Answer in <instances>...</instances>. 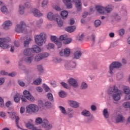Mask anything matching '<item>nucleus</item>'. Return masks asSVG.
Masks as SVG:
<instances>
[{
    "label": "nucleus",
    "instance_id": "a211bd4d",
    "mask_svg": "<svg viewBox=\"0 0 130 130\" xmlns=\"http://www.w3.org/2000/svg\"><path fill=\"white\" fill-rule=\"evenodd\" d=\"M32 53H34L32 48L25 49L23 51V54H24V55H26L27 56L31 55V54H32Z\"/></svg>",
    "mask_w": 130,
    "mask_h": 130
},
{
    "label": "nucleus",
    "instance_id": "3c124183",
    "mask_svg": "<svg viewBox=\"0 0 130 130\" xmlns=\"http://www.w3.org/2000/svg\"><path fill=\"white\" fill-rule=\"evenodd\" d=\"M58 39H59L55 36H51L50 37L51 41H52V42H54V43L57 41Z\"/></svg>",
    "mask_w": 130,
    "mask_h": 130
},
{
    "label": "nucleus",
    "instance_id": "f257e3e1",
    "mask_svg": "<svg viewBox=\"0 0 130 130\" xmlns=\"http://www.w3.org/2000/svg\"><path fill=\"white\" fill-rule=\"evenodd\" d=\"M47 18L50 21H56L59 27H62L63 22L60 16L58 14H54L52 12H49L47 14Z\"/></svg>",
    "mask_w": 130,
    "mask_h": 130
},
{
    "label": "nucleus",
    "instance_id": "774afa93",
    "mask_svg": "<svg viewBox=\"0 0 130 130\" xmlns=\"http://www.w3.org/2000/svg\"><path fill=\"white\" fill-rule=\"evenodd\" d=\"M16 75H17L16 72H12L11 73H8V76H9V77H12V78H14V77H15V76H16Z\"/></svg>",
    "mask_w": 130,
    "mask_h": 130
},
{
    "label": "nucleus",
    "instance_id": "39448f33",
    "mask_svg": "<svg viewBox=\"0 0 130 130\" xmlns=\"http://www.w3.org/2000/svg\"><path fill=\"white\" fill-rule=\"evenodd\" d=\"M15 31L17 32V33H23L24 34H26V33H27V29H26L25 22L21 21L20 24L17 25Z\"/></svg>",
    "mask_w": 130,
    "mask_h": 130
},
{
    "label": "nucleus",
    "instance_id": "e2e57ef3",
    "mask_svg": "<svg viewBox=\"0 0 130 130\" xmlns=\"http://www.w3.org/2000/svg\"><path fill=\"white\" fill-rule=\"evenodd\" d=\"M48 4V0H44L42 3V6L45 7Z\"/></svg>",
    "mask_w": 130,
    "mask_h": 130
},
{
    "label": "nucleus",
    "instance_id": "f704fd0d",
    "mask_svg": "<svg viewBox=\"0 0 130 130\" xmlns=\"http://www.w3.org/2000/svg\"><path fill=\"white\" fill-rule=\"evenodd\" d=\"M58 95L60 98H65V97H67V93L63 90L60 91Z\"/></svg>",
    "mask_w": 130,
    "mask_h": 130
},
{
    "label": "nucleus",
    "instance_id": "0e129e2a",
    "mask_svg": "<svg viewBox=\"0 0 130 130\" xmlns=\"http://www.w3.org/2000/svg\"><path fill=\"white\" fill-rule=\"evenodd\" d=\"M66 38H67V37H66V36L64 35H61L59 37V38L58 39L59 40H60V41H64V40H66Z\"/></svg>",
    "mask_w": 130,
    "mask_h": 130
},
{
    "label": "nucleus",
    "instance_id": "680f3d73",
    "mask_svg": "<svg viewBox=\"0 0 130 130\" xmlns=\"http://www.w3.org/2000/svg\"><path fill=\"white\" fill-rule=\"evenodd\" d=\"M5 106V104H4V99L0 96V107L3 108Z\"/></svg>",
    "mask_w": 130,
    "mask_h": 130
},
{
    "label": "nucleus",
    "instance_id": "473e14b6",
    "mask_svg": "<svg viewBox=\"0 0 130 130\" xmlns=\"http://www.w3.org/2000/svg\"><path fill=\"white\" fill-rule=\"evenodd\" d=\"M47 97L49 101H51V102H53L54 101V100L53 99V95H52V93L51 92H49L47 94Z\"/></svg>",
    "mask_w": 130,
    "mask_h": 130
},
{
    "label": "nucleus",
    "instance_id": "5701e85b",
    "mask_svg": "<svg viewBox=\"0 0 130 130\" xmlns=\"http://www.w3.org/2000/svg\"><path fill=\"white\" fill-rule=\"evenodd\" d=\"M129 89L128 88H124V93L126 94L125 96V100H130V92Z\"/></svg>",
    "mask_w": 130,
    "mask_h": 130
},
{
    "label": "nucleus",
    "instance_id": "7c9ffc66",
    "mask_svg": "<svg viewBox=\"0 0 130 130\" xmlns=\"http://www.w3.org/2000/svg\"><path fill=\"white\" fill-rule=\"evenodd\" d=\"M20 96L21 95H20V93H16L14 97V102H16V103H19V102H20Z\"/></svg>",
    "mask_w": 130,
    "mask_h": 130
},
{
    "label": "nucleus",
    "instance_id": "aec40b11",
    "mask_svg": "<svg viewBox=\"0 0 130 130\" xmlns=\"http://www.w3.org/2000/svg\"><path fill=\"white\" fill-rule=\"evenodd\" d=\"M120 94H121V91L112 94V98L114 99V101L120 100Z\"/></svg>",
    "mask_w": 130,
    "mask_h": 130
},
{
    "label": "nucleus",
    "instance_id": "4be33fe9",
    "mask_svg": "<svg viewBox=\"0 0 130 130\" xmlns=\"http://www.w3.org/2000/svg\"><path fill=\"white\" fill-rule=\"evenodd\" d=\"M123 120H124V117H123V116L121 115L120 114H119L115 118L116 123L121 122V121H123Z\"/></svg>",
    "mask_w": 130,
    "mask_h": 130
},
{
    "label": "nucleus",
    "instance_id": "a18cd8bd",
    "mask_svg": "<svg viewBox=\"0 0 130 130\" xmlns=\"http://www.w3.org/2000/svg\"><path fill=\"white\" fill-rule=\"evenodd\" d=\"M55 44L57 45L58 48H60L62 45V43H61V41L59 40V39L57 40L55 42Z\"/></svg>",
    "mask_w": 130,
    "mask_h": 130
},
{
    "label": "nucleus",
    "instance_id": "1a4fd4ad",
    "mask_svg": "<svg viewBox=\"0 0 130 130\" xmlns=\"http://www.w3.org/2000/svg\"><path fill=\"white\" fill-rule=\"evenodd\" d=\"M119 92H121V91L119 90L116 86L114 85L113 87L109 88L108 91V93L109 95H113V94H116V93H118Z\"/></svg>",
    "mask_w": 130,
    "mask_h": 130
},
{
    "label": "nucleus",
    "instance_id": "13d9d810",
    "mask_svg": "<svg viewBox=\"0 0 130 130\" xmlns=\"http://www.w3.org/2000/svg\"><path fill=\"white\" fill-rule=\"evenodd\" d=\"M42 118L41 117H38L36 119V123H38L39 124H41L43 122Z\"/></svg>",
    "mask_w": 130,
    "mask_h": 130
},
{
    "label": "nucleus",
    "instance_id": "a878e982",
    "mask_svg": "<svg viewBox=\"0 0 130 130\" xmlns=\"http://www.w3.org/2000/svg\"><path fill=\"white\" fill-rule=\"evenodd\" d=\"M23 96H27L28 97H29V98H32V100L35 101V98H34V96H32V94H31V93H30V91L25 90L23 92Z\"/></svg>",
    "mask_w": 130,
    "mask_h": 130
},
{
    "label": "nucleus",
    "instance_id": "052dcab7",
    "mask_svg": "<svg viewBox=\"0 0 130 130\" xmlns=\"http://www.w3.org/2000/svg\"><path fill=\"white\" fill-rule=\"evenodd\" d=\"M17 82L18 85H19V86H21V87H24L25 86V83L21 81L20 80H18Z\"/></svg>",
    "mask_w": 130,
    "mask_h": 130
},
{
    "label": "nucleus",
    "instance_id": "bb28decb",
    "mask_svg": "<svg viewBox=\"0 0 130 130\" xmlns=\"http://www.w3.org/2000/svg\"><path fill=\"white\" fill-rule=\"evenodd\" d=\"M25 39L24 46V47H29V44H30V42H31L32 39H30V37H25Z\"/></svg>",
    "mask_w": 130,
    "mask_h": 130
},
{
    "label": "nucleus",
    "instance_id": "cd10ccee",
    "mask_svg": "<svg viewBox=\"0 0 130 130\" xmlns=\"http://www.w3.org/2000/svg\"><path fill=\"white\" fill-rule=\"evenodd\" d=\"M114 7L112 5H108L105 7V10L107 13V14H109V13H111L112 11H113Z\"/></svg>",
    "mask_w": 130,
    "mask_h": 130
},
{
    "label": "nucleus",
    "instance_id": "ea45409f",
    "mask_svg": "<svg viewBox=\"0 0 130 130\" xmlns=\"http://www.w3.org/2000/svg\"><path fill=\"white\" fill-rule=\"evenodd\" d=\"M43 88H44L45 92H51V90H50V88L45 83L43 84Z\"/></svg>",
    "mask_w": 130,
    "mask_h": 130
},
{
    "label": "nucleus",
    "instance_id": "6e6d98bb",
    "mask_svg": "<svg viewBox=\"0 0 130 130\" xmlns=\"http://www.w3.org/2000/svg\"><path fill=\"white\" fill-rule=\"evenodd\" d=\"M71 42H72L71 38L67 39L66 38L65 40L63 41L64 44H70Z\"/></svg>",
    "mask_w": 130,
    "mask_h": 130
},
{
    "label": "nucleus",
    "instance_id": "79ce46f5",
    "mask_svg": "<svg viewBox=\"0 0 130 130\" xmlns=\"http://www.w3.org/2000/svg\"><path fill=\"white\" fill-rule=\"evenodd\" d=\"M94 120V116L91 115L89 116V117L87 118V120L86 121V123H90V122H92Z\"/></svg>",
    "mask_w": 130,
    "mask_h": 130
},
{
    "label": "nucleus",
    "instance_id": "6e6552de",
    "mask_svg": "<svg viewBox=\"0 0 130 130\" xmlns=\"http://www.w3.org/2000/svg\"><path fill=\"white\" fill-rule=\"evenodd\" d=\"M49 54L48 53H42L37 55L35 57V61H40L43 58L48 57Z\"/></svg>",
    "mask_w": 130,
    "mask_h": 130
},
{
    "label": "nucleus",
    "instance_id": "09e8293b",
    "mask_svg": "<svg viewBox=\"0 0 130 130\" xmlns=\"http://www.w3.org/2000/svg\"><path fill=\"white\" fill-rule=\"evenodd\" d=\"M59 108L61 112V113H62L63 114H64L65 115H67V111H66V109L64 108V107L60 106H59Z\"/></svg>",
    "mask_w": 130,
    "mask_h": 130
},
{
    "label": "nucleus",
    "instance_id": "c9c22d12",
    "mask_svg": "<svg viewBox=\"0 0 130 130\" xmlns=\"http://www.w3.org/2000/svg\"><path fill=\"white\" fill-rule=\"evenodd\" d=\"M38 105L40 109L41 110H43L44 109V106H45V105L43 103V102L42 101H38Z\"/></svg>",
    "mask_w": 130,
    "mask_h": 130
},
{
    "label": "nucleus",
    "instance_id": "69168bd1",
    "mask_svg": "<svg viewBox=\"0 0 130 130\" xmlns=\"http://www.w3.org/2000/svg\"><path fill=\"white\" fill-rule=\"evenodd\" d=\"M90 108L92 111H96L97 110V107L94 105H91Z\"/></svg>",
    "mask_w": 130,
    "mask_h": 130
},
{
    "label": "nucleus",
    "instance_id": "c03bdc74",
    "mask_svg": "<svg viewBox=\"0 0 130 130\" xmlns=\"http://www.w3.org/2000/svg\"><path fill=\"white\" fill-rule=\"evenodd\" d=\"M94 24V26L95 27V28H97V27H99V26H100V25H101V21H100V20H99V19H97V20H95Z\"/></svg>",
    "mask_w": 130,
    "mask_h": 130
},
{
    "label": "nucleus",
    "instance_id": "f03ea898",
    "mask_svg": "<svg viewBox=\"0 0 130 130\" xmlns=\"http://www.w3.org/2000/svg\"><path fill=\"white\" fill-rule=\"evenodd\" d=\"M35 41L37 45L42 46L43 43L46 42V34L44 32H42L40 35H36Z\"/></svg>",
    "mask_w": 130,
    "mask_h": 130
},
{
    "label": "nucleus",
    "instance_id": "5fc2aeb1",
    "mask_svg": "<svg viewBox=\"0 0 130 130\" xmlns=\"http://www.w3.org/2000/svg\"><path fill=\"white\" fill-rule=\"evenodd\" d=\"M122 106L124 108H129L130 102H125L123 103Z\"/></svg>",
    "mask_w": 130,
    "mask_h": 130
},
{
    "label": "nucleus",
    "instance_id": "49530a36",
    "mask_svg": "<svg viewBox=\"0 0 130 130\" xmlns=\"http://www.w3.org/2000/svg\"><path fill=\"white\" fill-rule=\"evenodd\" d=\"M60 85L62 86V87L64 88V89H70V86H69V85L64 82H60Z\"/></svg>",
    "mask_w": 130,
    "mask_h": 130
},
{
    "label": "nucleus",
    "instance_id": "4468645a",
    "mask_svg": "<svg viewBox=\"0 0 130 130\" xmlns=\"http://www.w3.org/2000/svg\"><path fill=\"white\" fill-rule=\"evenodd\" d=\"M20 98L21 99L22 102H27V100H28V101H30V102H34V101H35L32 99V98H30L29 96L26 95L24 96L23 95H21L20 96Z\"/></svg>",
    "mask_w": 130,
    "mask_h": 130
},
{
    "label": "nucleus",
    "instance_id": "58836bf2",
    "mask_svg": "<svg viewBox=\"0 0 130 130\" xmlns=\"http://www.w3.org/2000/svg\"><path fill=\"white\" fill-rule=\"evenodd\" d=\"M103 115L105 118H108L109 117V114L108 113V109H104Z\"/></svg>",
    "mask_w": 130,
    "mask_h": 130
},
{
    "label": "nucleus",
    "instance_id": "0eeeda50",
    "mask_svg": "<svg viewBox=\"0 0 130 130\" xmlns=\"http://www.w3.org/2000/svg\"><path fill=\"white\" fill-rule=\"evenodd\" d=\"M9 117L11 118V119H15V123L17 127L20 129H22V128L19 125V120H20L19 116L15 115L14 112H11L9 115Z\"/></svg>",
    "mask_w": 130,
    "mask_h": 130
},
{
    "label": "nucleus",
    "instance_id": "dca6fc26",
    "mask_svg": "<svg viewBox=\"0 0 130 130\" xmlns=\"http://www.w3.org/2000/svg\"><path fill=\"white\" fill-rule=\"evenodd\" d=\"M31 49H32V52L34 53H39V52H41V49L39 46L35 45H33Z\"/></svg>",
    "mask_w": 130,
    "mask_h": 130
},
{
    "label": "nucleus",
    "instance_id": "2eb2a0df",
    "mask_svg": "<svg viewBox=\"0 0 130 130\" xmlns=\"http://www.w3.org/2000/svg\"><path fill=\"white\" fill-rule=\"evenodd\" d=\"M32 13L35 17H38L39 18L40 17H42L43 14L38 10V9H35L32 10Z\"/></svg>",
    "mask_w": 130,
    "mask_h": 130
},
{
    "label": "nucleus",
    "instance_id": "a19ab883",
    "mask_svg": "<svg viewBox=\"0 0 130 130\" xmlns=\"http://www.w3.org/2000/svg\"><path fill=\"white\" fill-rule=\"evenodd\" d=\"M87 88H88V84H87L86 82H82L81 83L80 89H81V90H85L87 89Z\"/></svg>",
    "mask_w": 130,
    "mask_h": 130
},
{
    "label": "nucleus",
    "instance_id": "2f4dec72",
    "mask_svg": "<svg viewBox=\"0 0 130 130\" xmlns=\"http://www.w3.org/2000/svg\"><path fill=\"white\" fill-rule=\"evenodd\" d=\"M64 52V56H66L67 57L70 56V54L71 53V50L69 48H66L63 50Z\"/></svg>",
    "mask_w": 130,
    "mask_h": 130
},
{
    "label": "nucleus",
    "instance_id": "4c0bfd02",
    "mask_svg": "<svg viewBox=\"0 0 130 130\" xmlns=\"http://www.w3.org/2000/svg\"><path fill=\"white\" fill-rule=\"evenodd\" d=\"M24 61L28 64H30L32 62V57H26L24 58Z\"/></svg>",
    "mask_w": 130,
    "mask_h": 130
},
{
    "label": "nucleus",
    "instance_id": "de8ad7c7",
    "mask_svg": "<svg viewBox=\"0 0 130 130\" xmlns=\"http://www.w3.org/2000/svg\"><path fill=\"white\" fill-rule=\"evenodd\" d=\"M37 69L38 72L40 73V74H43V67H42V66L41 65H38L37 66Z\"/></svg>",
    "mask_w": 130,
    "mask_h": 130
},
{
    "label": "nucleus",
    "instance_id": "4d7b16f0",
    "mask_svg": "<svg viewBox=\"0 0 130 130\" xmlns=\"http://www.w3.org/2000/svg\"><path fill=\"white\" fill-rule=\"evenodd\" d=\"M45 106L47 107V108H50L52 107V104L50 102H46L45 103Z\"/></svg>",
    "mask_w": 130,
    "mask_h": 130
},
{
    "label": "nucleus",
    "instance_id": "603ef678",
    "mask_svg": "<svg viewBox=\"0 0 130 130\" xmlns=\"http://www.w3.org/2000/svg\"><path fill=\"white\" fill-rule=\"evenodd\" d=\"M124 33H125V30L123 28H121L119 30L118 34L119 36H123L124 35Z\"/></svg>",
    "mask_w": 130,
    "mask_h": 130
},
{
    "label": "nucleus",
    "instance_id": "b1692460",
    "mask_svg": "<svg viewBox=\"0 0 130 130\" xmlns=\"http://www.w3.org/2000/svg\"><path fill=\"white\" fill-rule=\"evenodd\" d=\"M76 26L73 25V26H68L65 28V30L69 32V33H72L73 32H74V31L76 30Z\"/></svg>",
    "mask_w": 130,
    "mask_h": 130
},
{
    "label": "nucleus",
    "instance_id": "9b49d317",
    "mask_svg": "<svg viewBox=\"0 0 130 130\" xmlns=\"http://www.w3.org/2000/svg\"><path fill=\"white\" fill-rule=\"evenodd\" d=\"M42 123L43 127H46L47 130L51 129V128H52V125L48 124V120H47V119H44Z\"/></svg>",
    "mask_w": 130,
    "mask_h": 130
},
{
    "label": "nucleus",
    "instance_id": "ddd939ff",
    "mask_svg": "<svg viewBox=\"0 0 130 130\" xmlns=\"http://www.w3.org/2000/svg\"><path fill=\"white\" fill-rule=\"evenodd\" d=\"M64 67L66 70L68 71H71V70H73V69H76L77 63L75 61H72L70 64H66Z\"/></svg>",
    "mask_w": 130,
    "mask_h": 130
},
{
    "label": "nucleus",
    "instance_id": "c756f323",
    "mask_svg": "<svg viewBox=\"0 0 130 130\" xmlns=\"http://www.w3.org/2000/svg\"><path fill=\"white\" fill-rule=\"evenodd\" d=\"M111 17L112 18L115 19V21H116L117 22H119V21L121 20L120 16H119V15H118V14L116 13H113L111 15Z\"/></svg>",
    "mask_w": 130,
    "mask_h": 130
},
{
    "label": "nucleus",
    "instance_id": "f8f14e48",
    "mask_svg": "<svg viewBox=\"0 0 130 130\" xmlns=\"http://www.w3.org/2000/svg\"><path fill=\"white\" fill-rule=\"evenodd\" d=\"M13 25V23L10 20H7L2 24L4 30H9L10 26Z\"/></svg>",
    "mask_w": 130,
    "mask_h": 130
},
{
    "label": "nucleus",
    "instance_id": "37998d69",
    "mask_svg": "<svg viewBox=\"0 0 130 130\" xmlns=\"http://www.w3.org/2000/svg\"><path fill=\"white\" fill-rule=\"evenodd\" d=\"M1 11L3 14H6L8 13V8L5 6H3L1 7Z\"/></svg>",
    "mask_w": 130,
    "mask_h": 130
},
{
    "label": "nucleus",
    "instance_id": "6ab92c4d",
    "mask_svg": "<svg viewBox=\"0 0 130 130\" xmlns=\"http://www.w3.org/2000/svg\"><path fill=\"white\" fill-rule=\"evenodd\" d=\"M69 105L71 107H73V108H78V107L80 106V104L79 103L74 101H70Z\"/></svg>",
    "mask_w": 130,
    "mask_h": 130
},
{
    "label": "nucleus",
    "instance_id": "8fccbe9b",
    "mask_svg": "<svg viewBox=\"0 0 130 130\" xmlns=\"http://www.w3.org/2000/svg\"><path fill=\"white\" fill-rule=\"evenodd\" d=\"M25 126L27 128H29V129H32L34 127V125L30 123V121H28V123L25 124Z\"/></svg>",
    "mask_w": 130,
    "mask_h": 130
},
{
    "label": "nucleus",
    "instance_id": "9d476101",
    "mask_svg": "<svg viewBox=\"0 0 130 130\" xmlns=\"http://www.w3.org/2000/svg\"><path fill=\"white\" fill-rule=\"evenodd\" d=\"M68 83L71 85L73 88H78L79 87V84L78 81L73 78H70L68 81Z\"/></svg>",
    "mask_w": 130,
    "mask_h": 130
},
{
    "label": "nucleus",
    "instance_id": "f3484780",
    "mask_svg": "<svg viewBox=\"0 0 130 130\" xmlns=\"http://www.w3.org/2000/svg\"><path fill=\"white\" fill-rule=\"evenodd\" d=\"M95 9L97 12H98V13H99L100 14H101L102 15H105V12L104 11V7L101 6H98L95 7Z\"/></svg>",
    "mask_w": 130,
    "mask_h": 130
},
{
    "label": "nucleus",
    "instance_id": "c85d7f7f",
    "mask_svg": "<svg viewBox=\"0 0 130 130\" xmlns=\"http://www.w3.org/2000/svg\"><path fill=\"white\" fill-rule=\"evenodd\" d=\"M81 115L85 116V117H90L91 116V113L87 110H83L81 112Z\"/></svg>",
    "mask_w": 130,
    "mask_h": 130
},
{
    "label": "nucleus",
    "instance_id": "864d4df0",
    "mask_svg": "<svg viewBox=\"0 0 130 130\" xmlns=\"http://www.w3.org/2000/svg\"><path fill=\"white\" fill-rule=\"evenodd\" d=\"M25 9V8L24 6H19V14L20 15H23V14L25 13L24 11V10Z\"/></svg>",
    "mask_w": 130,
    "mask_h": 130
},
{
    "label": "nucleus",
    "instance_id": "bf43d9fd",
    "mask_svg": "<svg viewBox=\"0 0 130 130\" xmlns=\"http://www.w3.org/2000/svg\"><path fill=\"white\" fill-rule=\"evenodd\" d=\"M64 5L66 6L67 9H73V4H72V3H64Z\"/></svg>",
    "mask_w": 130,
    "mask_h": 130
},
{
    "label": "nucleus",
    "instance_id": "72a5a7b5",
    "mask_svg": "<svg viewBox=\"0 0 130 130\" xmlns=\"http://www.w3.org/2000/svg\"><path fill=\"white\" fill-rule=\"evenodd\" d=\"M84 38H85V36L84 35V34H82L80 35H79L77 37V40L79 42H82V41H83V40H84Z\"/></svg>",
    "mask_w": 130,
    "mask_h": 130
},
{
    "label": "nucleus",
    "instance_id": "412c9836",
    "mask_svg": "<svg viewBox=\"0 0 130 130\" xmlns=\"http://www.w3.org/2000/svg\"><path fill=\"white\" fill-rule=\"evenodd\" d=\"M82 52L81 51H76L74 53V57L75 59H79V58L82 56Z\"/></svg>",
    "mask_w": 130,
    "mask_h": 130
},
{
    "label": "nucleus",
    "instance_id": "393cba45",
    "mask_svg": "<svg viewBox=\"0 0 130 130\" xmlns=\"http://www.w3.org/2000/svg\"><path fill=\"white\" fill-rule=\"evenodd\" d=\"M69 12L67 10L62 11L60 12V16L63 20H66L68 18Z\"/></svg>",
    "mask_w": 130,
    "mask_h": 130
},
{
    "label": "nucleus",
    "instance_id": "423d86ee",
    "mask_svg": "<svg viewBox=\"0 0 130 130\" xmlns=\"http://www.w3.org/2000/svg\"><path fill=\"white\" fill-rule=\"evenodd\" d=\"M39 110V108L36 105L31 104L26 107V113H36L38 112Z\"/></svg>",
    "mask_w": 130,
    "mask_h": 130
},
{
    "label": "nucleus",
    "instance_id": "20e7f679",
    "mask_svg": "<svg viewBox=\"0 0 130 130\" xmlns=\"http://www.w3.org/2000/svg\"><path fill=\"white\" fill-rule=\"evenodd\" d=\"M63 4H67V3H74L75 2V7L77 12H82V1L81 0H62Z\"/></svg>",
    "mask_w": 130,
    "mask_h": 130
},
{
    "label": "nucleus",
    "instance_id": "338daca9",
    "mask_svg": "<svg viewBox=\"0 0 130 130\" xmlns=\"http://www.w3.org/2000/svg\"><path fill=\"white\" fill-rule=\"evenodd\" d=\"M5 82V80L4 78H0V86H2V85H4Z\"/></svg>",
    "mask_w": 130,
    "mask_h": 130
},
{
    "label": "nucleus",
    "instance_id": "7ed1b4c3",
    "mask_svg": "<svg viewBox=\"0 0 130 130\" xmlns=\"http://www.w3.org/2000/svg\"><path fill=\"white\" fill-rule=\"evenodd\" d=\"M122 67V64L119 61H113L109 66V73L110 75L114 74V69H120Z\"/></svg>",
    "mask_w": 130,
    "mask_h": 130
},
{
    "label": "nucleus",
    "instance_id": "e433bc0d",
    "mask_svg": "<svg viewBox=\"0 0 130 130\" xmlns=\"http://www.w3.org/2000/svg\"><path fill=\"white\" fill-rule=\"evenodd\" d=\"M42 82V79L41 78H37L33 82L34 85L38 86V85H41V82Z\"/></svg>",
    "mask_w": 130,
    "mask_h": 130
}]
</instances>
